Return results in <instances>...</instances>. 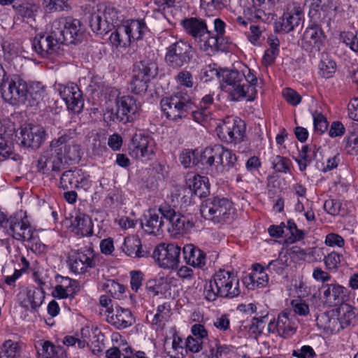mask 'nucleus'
<instances>
[{"label":"nucleus","mask_w":358,"mask_h":358,"mask_svg":"<svg viewBox=\"0 0 358 358\" xmlns=\"http://www.w3.org/2000/svg\"><path fill=\"white\" fill-rule=\"evenodd\" d=\"M290 161L289 159L277 155L272 159V166L277 172L286 173L289 169Z\"/></svg>","instance_id":"nucleus-52"},{"label":"nucleus","mask_w":358,"mask_h":358,"mask_svg":"<svg viewBox=\"0 0 358 358\" xmlns=\"http://www.w3.org/2000/svg\"><path fill=\"white\" fill-rule=\"evenodd\" d=\"M110 41L113 45H115L116 47H124L130 44L132 39L125 24H124L118 26L116 30L110 34Z\"/></svg>","instance_id":"nucleus-38"},{"label":"nucleus","mask_w":358,"mask_h":358,"mask_svg":"<svg viewBox=\"0 0 358 358\" xmlns=\"http://www.w3.org/2000/svg\"><path fill=\"white\" fill-rule=\"evenodd\" d=\"M133 73L150 81L158 74V65L152 59L141 61L134 65Z\"/></svg>","instance_id":"nucleus-35"},{"label":"nucleus","mask_w":358,"mask_h":358,"mask_svg":"<svg viewBox=\"0 0 358 358\" xmlns=\"http://www.w3.org/2000/svg\"><path fill=\"white\" fill-rule=\"evenodd\" d=\"M196 155L197 150H185L182 152L180 157L181 164L185 168L190 167L192 166H196Z\"/></svg>","instance_id":"nucleus-56"},{"label":"nucleus","mask_w":358,"mask_h":358,"mask_svg":"<svg viewBox=\"0 0 358 358\" xmlns=\"http://www.w3.org/2000/svg\"><path fill=\"white\" fill-rule=\"evenodd\" d=\"M5 231L17 240L30 241L33 237L31 226L21 216H10L6 220Z\"/></svg>","instance_id":"nucleus-20"},{"label":"nucleus","mask_w":358,"mask_h":358,"mask_svg":"<svg viewBox=\"0 0 358 358\" xmlns=\"http://www.w3.org/2000/svg\"><path fill=\"white\" fill-rule=\"evenodd\" d=\"M245 124L240 120L233 117H227L217 127V136L220 139L231 143H240L244 141L246 136Z\"/></svg>","instance_id":"nucleus-10"},{"label":"nucleus","mask_w":358,"mask_h":358,"mask_svg":"<svg viewBox=\"0 0 358 358\" xmlns=\"http://www.w3.org/2000/svg\"><path fill=\"white\" fill-rule=\"evenodd\" d=\"M200 1L202 8L213 10L224 8L229 0H200Z\"/></svg>","instance_id":"nucleus-57"},{"label":"nucleus","mask_w":358,"mask_h":358,"mask_svg":"<svg viewBox=\"0 0 358 358\" xmlns=\"http://www.w3.org/2000/svg\"><path fill=\"white\" fill-rule=\"evenodd\" d=\"M345 150L350 155H358V124L352 126L348 135L344 139Z\"/></svg>","instance_id":"nucleus-40"},{"label":"nucleus","mask_w":358,"mask_h":358,"mask_svg":"<svg viewBox=\"0 0 358 358\" xmlns=\"http://www.w3.org/2000/svg\"><path fill=\"white\" fill-rule=\"evenodd\" d=\"M45 138V131L40 125H29L22 129L19 141L24 148L37 149L41 147Z\"/></svg>","instance_id":"nucleus-22"},{"label":"nucleus","mask_w":358,"mask_h":358,"mask_svg":"<svg viewBox=\"0 0 358 358\" xmlns=\"http://www.w3.org/2000/svg\"><path fill=\"white\" fill-rule=\"evenodd\" d=\"M20 354L21 348L18 343L8 340L2 345L0 358H17Z\"/></svg>","instance_id":"nucleus-45"},{"label":"nucleus","mask_w":358,"mask_h":358,"mask_svg":"<svg viewBox=\"0 0 358 358\" xmlns=\"http://www.w3.org/2000/svg\"><path fill=\"white\" fill-rule=\"evenodd\" d=\"M337 313H339V322L342 329L352 324L356 317L355 310L350 305L345 304L339 308Z\"/></svg>","instance_id":"nucleus-44"},{"label":"nucleus","mask_w":358,"mask_h":358,"mask_svg":"<svg viewBox=\"0 0 358 358\" xmlns=\"http://www.w3.org/2000/svg\"><path fill=\"white\" fill-rule=\"evenodd\" d=\"M180 247L173 243L157 247L152 254L154 259L164 268L173 269L180 263Z\"/></svg>","instance_id":"nucleus-17"},{"label":"nucleus","mask_w":358,"mask_h":358,"mask_svg":"<svg viewBox=\"0 0 358 358\" xmlns=\"http://www.w3.org/2000/svg\"><path fill=\"white\" fill-rule=\"evenodd\" d=\"M64 168V162H62L58 152L51 145L43 152L37 163L38 171L43 174H48L50 171L59 172Z\"/></svg>","instance_id":"nucleus-23"},{"label":"nucleus","mask_w":358,"mask_h":358,"mask_svg":"<svg viewBox=\"0 0 358 358\" xmlns=\"http://www.w3.org/2000/svg\"><path fill=\"white\" fill-rule=\"evenodd\" d=\"M287 266V259H283L281 257V253L279 255V258L272 260L267 266V269L271 271H274L277 274L280 275L283 273L285 268Z\"/></svg>","instance_id":"nucleus-58"},{"label":"nucleus","mask_w":358,"mask_h":358,"mask_svg":"<svg viewBox=\"0 0 358 358\" xmlns=\"http://www.w3.org/2000/svg\"><path fill=\"white\" fill-rule=\"evenodd\" d=\"M187 264L194 267L202 268L206 265V253L193 244H187L182 249Z\"/></svg>","instance_id":"nucleus-31"},{"label":"nucleus","mask_w":358,"mask_h":358,"mask_svg":"<svg viewBox=\"0 0 358 358\" xmlns=\"http://www.w3.org/2000/svg\"><path fill=\"white\" fill-rule=\"evenodd\" d=\"M178 84L187 88H192L194 85L193 76L192 73L187 70L180 71L175 77Z\"/></svg>","instance_id":"nucleus-54"},{"label":"nucleus","mask_w":358,"mask_h":358,"mask_svg":"<svg viewBox=\"0 0 358 358\" xmlns=\"http://www.w3.org/2000/svg\"><path fill=\"white\" fill-rule=\"evenodd\" d=\"M129 154L136 159H151L156 152V143L150 136L135 134L129 145Z\"/></svg>","instance_id":"nucleus-16"},{"label":"nucleus","mask_w":358,"mask_h":358,"mask_svg":"<svg viewBox=\"0 0 358 358\" xmlns=\"http://www.w3.org/2000/svg\"><path fill=\"white\" fill-rule=\"evenodd\" d=\"M73 231L82 236H89L93 234V224L90 217L79 213L71 222Z\"/></svg>","instance_id":"nucleus-33"},{"label":"nucleus","mask_w":358,"mask_h":358,"mask_svg":"<svg viewBox=\"0 0 358 358\" xmlns=\"http://www.w3.org/2000/svg\"><path fill=\"white\" fill-rule=\"evenodd\" d=\"M303 13L301 7L297 3L287 4L283 14L281 22V29L285 33L293 31L303 22Z\"/></svg>","instance_id":"nucleus-24"},{"label":"nucleus","mask_w":358,"mask_h":358,"mask_svg":"<svg viewBox=\"0 0 358 358\" xmlns=\"http://www.w3.org/2000/svg\"><path fill=\"white\" fill-rule=\"evenodd\" d=\"M338 316L339 313L336 310L322 313L316 318L317 325L327 332L338 333L342 330Z\"/></svg>","instance_id":"nucleus-28"},{"label":"nucleus","mask_w":358,"mask_h":358,"mask_svg":"<svg viewBox=\"0 0 358 358\" xmlns=\"http://www.w3.org/2000/svg\"><path fill=\"white\" fill-rule=\"evenodd\" d=\"M46 3V9L49 12L63 10L68 8V0H45Z\"/></svg>","instance_id":"nucleus-61"},{"label":"nucleus","mask_w":358,"mask_h":358,"mask_svg":"<svg viewBox=\"0 0 358 358\" xmlns=\"http://www.w3.org/2000/svg\"><path fill=\"white\" fill-rule=\"evenodd\" d=\"M74 131L69 130L57 139L51 142V146L58 152V155L64 162V166L69 162H78L81 158L80 145L73 140Z\"/></svg>","instance_id":"nucleus-8"},{"label":"nucleus","mask_w":358,"mask_h":358,"mask_svg":"<svg viewBox=\"0 0 358 358\" xmlns=\"http://www.w3.org/2000/svg\"><path fill=\"white\" fill-rule=\"evenodd\" d=\"M297 318L290 310H285L278 315L277 322L271 320L268 324L269 332L277 331L283 338L292 336L297 328Z\"/></svg>","instance_id":"nucleus-18"},{"label":"nucleus","mask_w":358,"mask_h":358,"mask_svg":"<svg viewBox=\"0 0 358 358\" xmlns=\"http://www.w3.org/2000/svg\"><path fill=\"white\" fill-rule=\"evenodd\" d=\"M203 342L199 338H195L191 336L187 338L185 346L187 350L193 353L199 352L202 350Z\"/></svg>","instance_id":"nucleus-63"},{"label":"nucleus","mask_w":358,"mask_h":358,"mask_svg":"<svg viewBox=\"0 0 358 358\" xmlns=\"http://www.w3.org/2000/svg\"><path fill=\"white\" fill-rule=\"evenodd\" d=\"M315 151L312 150L308 146L303 145L299 152L298 157L296 158V162L299 166L301 171H304L308 164L315 158Z\"/></svg>","instance_id":"nucleus-48"},{"label":"nucleus","mask_w":358,"mask_h":358,"mask_svg":"<svg viewBox=\"0 0 358 358\" xmlns=\"http://www.w3.org/2000/svg\"><path fill=\"white\" fill-rule=\"evenodd\" d=\"M319 68L323 77L331 78L336 71V62L328 54L322 53Z\"/></svg>","instance_id":"nucleus-46"},{"label":"nucleus","mask_w":358,"mask_h":358,"mask_svg":"<svg viewBox=\"0 0 358 358\" xmlns=\"http://www.w3.org/2000/svg\"><path fill=\"white\" fill-rule=\"evenodd\" d=\"M52 28L63 37L62 44L78 43L83 37V30L80 20L71 17H61L52 22Z\"/></svg>","instance_id":"nucleus-11"},{"label":"nucleus","mask_w":358,"mask_h":358,"mask_svg":"<svg viewBox=\"0 0 358 358\" xmlns=\"http://www.w3.org/2000/svg\"><path fill=\"white\" fill-rule=\"evenodd\" d=\"M103 289L110 293L111 295L119 297V295L124 292V287L123 285L115 282L113 280H107L103 285Z\"/></svg>","instance_id":"nucleus-55"},{"label":"nucleus","mask_w":358,"mask_h":358,"mask_svg":"<svg viewBox=\"0 0 358 358\" xmlns=\"http://www.w3.org/2000/svg\"><path fill=\"white\" fill-rule=\"evenodd\" d=\"M164 220L158 210H150L142 220L141 227L149 234L159 235L163 231Z\"/></svg>","instance_id":"nucleus-29"},{"label":"nucleus","mask_w":358,"mask_h":358,"mask_svg":"<svg viewBox=\"0 0 358 358\" xmlns=\"http://www.w3.org/2000/svg\"><path fill=\"white\" fill-rule=\"evenodd\" d=\"M200 210L203 217L215 224L230 222L234 215L232 202L218 196L207 199L202 203Z\"/></svg>","instance_id":"nucleus-5"},{"label":"nucleus","mask_w":358,"mask_h":358,"mask_svg":"<svg viewBox=\"0 0 358 358\" xmlns=\"http://www.w3.org/2000/svg\"><path fill=\"white\" fill-rule=\"evenodd\" d=\"M217 145L212 148H206L203 151H197L196 166L210 171L212 175L219 172L218 165L217 164Z\"/></svg>","instance_id":"nucleus-26"},{"label":"nucleus","mask_w":358,"mask_h":358,"mask_svg":"<svg viewBox=\"0 0 358 358\" xmlns=\"http://www.w3.org/2000/svg\"><path fill=\"white\" fill-rule=\"evenodd\" d=\"M13 153V142L7 134H0V155L3 157Z\"/></svg>","instance_id":"nucleus-53"},{"label":"nucleus","mask_w":358,"mask_h":358,"mask_svg":"<svg viewBox=\"0 0 358 358\" xmlns=\"http://www.w3.org/2000/svg\"><path fill=\"white\" fill-rule=\"evenodd\" d=\"M60 187L63 189H69L78 187V180L74 171L68 170L64 171L60 178Z\"/></svg>","instance_id":"nucleus-51"},{"label":"nucleus","mask_w":358,"mask_h":358,"mask_svg":"<svg viewBox=\"0 0 358 358\" xmlns=\"http://www.w3.org/2000/svg\"><path fill=\"white\" fill-rule=\"evenodd\" d=\"M185 31L191 36L199 48L208 55L222 50L225 33V23L220 18L213 21L214 31L209 29L207 22L200 17H190L181 21Z\"/></svg>","instance_id":"nucleus-1"},{"label":"nucleus","mask_w":358,"mask_h":358,"mask_svg":"<svg viewBox=\"0 0 358 358\" xmlns=\"http://www.w3.org/2000/svg\"><path fill=\"white\" fill-rule=\"evenodd\" d=\"M117 20V13L113 8L106 7L104 10L93 12L90 17L89 23L92 30L96 34H107L114 27Z\"/></svg>","instance_id":"nucleus-13"},{"label":"nucleus","mask_w":358,"mask_h":358,"mask_svg":"<svg viewBox=\"0 0 358 358\" xmlns=\"http://www.w3.org/2000/svg\"><path fill=\"white\" fill-rule=\"evenodd\" d=\"M308 15L315 24H329L330 15L336 9L333 0H311Z\"/></svg>","instance_id":"nucleus-21"},{"label":"nucleus","mask_w":358,"mask_h":358,"mask_svg":"<svg viewBox=\"0 0 358 358\" xmlns=\"http://www.w3.org/2000/svg\"><path fill=\"white\" fill-rule=\"evenodd\" d=\"M96 254L91 247L71 250L68 258L71 271L77 274L84 273L96 266Z\"/></svg>","instance_id":"nucleus-12"},{"label":"nucleus","mask_w":358,"mask_h":358,"mask_svg":"<svg viewBox=\"0 0 358 358\" xmlns=\"http://www.w3.org/2000/svg\"><path fill=\"white\" fill-rule=\"evenodd\" d=\"M217 164L219 172L224 170L229 171L232 169H238L237 159L231 150L217 145Z\"/></svg>","instance_id":"nucleus-32"},{"label":"nucleus","mask_w":358,"mask_h":358,"mask_svg":"<svg viewBox=\"0 0 358 358\" xmlns=\"http://www.w3.org/2000/svg\"><path fill=\"white\" fill-rule=\"evenodd\" d=\"M116 112L111 113L113 120H117L123 124L133 122L136 120L141 111V105L132 96H122L115 99Z\"/></svg>","instance_id":"nucleus-9"},{"label":"nucleus","mask_w":358,"mask_h":358,"mask_svg":"<svg viewBox=\"0 0 358 358\" xmlns=\"http://www.w3.org/2000/svg\"><path fill=\"white\" fill-rule=\"evenodd\" d=\"M324 38V33L318 25L308 27L303 34L301 47L308 52H319Z\"/></svg>","instance_id":"nucleus-25"},{"label":"nucleus","mask_w":358,"mask_h":358,"mask_svg":"<svg viewBox=\"0 0 358 358\" xmlns=\"http://www.w3.org/2000/svg\"><path fill=\"white\" fill-rule=\"evenodd\" d=\"M107 321L117 329H124L131 325L133 319L129 309L116 306L108 310Z\"/></svg>","instance_id":"nucleus-30"},{"label":"nucleus","mask_w":358,"mask_h":358,"mask_svg":"<svg viewBox=\"0 0 358 358\" xmlns=\"http://www.w3.org/2000/svg\"><path fill=\"white\" fill-rule=\"evenodd\" d=\"M189 186L196 195L199 196H206L209 193L210 185L208 178L196 175L193 178L189 180Z\"/></svg>","instance_id":"nucleus-39"},{"label":"nucleus","mask_w":358,"mask_h":358,"mask_svg":"<svg viewBox=\"0 0 358 358\" xmlns=\"http://www.w3.org/2000/svg\"><path fill=\"white\" fill-rule=\"evenodd\" d=\"M245 282L250 289H254L255 287H264L268 285V277L264 268L261 265L257 264Z\"/></svg>","instance_id":"nucleus-36"},{"label":"nucleus","mask_w":358,"mask_h":358,"mask_svg":"<svg viewBox=\"0 0 358 358\" xmlns=\"http://www.w3.org/2000/svg\"><path fill=\"white\" fill-rule=\"evenodd\" d=\"M313 116L315 130L320 134L324 133L328 127L326 118L320 113H315Z\"/></svg>","instance_id":"nucleus-59"},{"label":"nucleus","mask_w":358,"mask_h":358,"mask_svg":"<svg viewBox=\"0 0 358 358\" xmlns=\"http://www.w3.org/2000/svg\"><path fill=\"white\" fill-rule=\"evenodd\" d=\"M245 73L233 69H222L220 71V81L223 91L231 96V100L237 101L241 98H246L252 101L255 98L256 90L246 87L244 83Z\"/></svg>","instance_id":"nucleus-4"},{"label":"nucleus","mask_w":358,"mask_h":358,"mask_svg":"<svg viewBox=\"0 0 358 358\" xmlns=\"http://www.w3.org/2000/svg\"><path fill=\"white\" fill-rule=\"evenodd\" d=\"M58 90L62 99L65 101L67 108L74 113H79L84 106L83 94L77 85L69 83L59 85Z\"/></svg>","instance_id":"nucleus-19"},{"label":"nucleus","mask_w":358,"mask_h":358,"mask_svg":"<svg viewBox=\"0 0 358 358\" xmlns=\"http://www.w3.org/2000/svg\"><path fill=\"white\" fill-rule=\"evenodd\" d=\"M124 24L132 41L141 39L147 30L146 24L143 20H133L131 22H127Z\"/></svg>","instance_id":"nucleus-42"},{"label":"nucleus","mask_w":358,"mask_h":358,"mask_svg":"<svg viewBox=\"0 0 358 358\" xmlns=\"http://www.w3.org/2000/svg\"><path fill=\"white\" fill-rule=\"evenodd\" d=\"M171 315L170 306L164 303L157 307V313L154 315L152 320V324L162 327L168 321Z\"/></svg>","instance_id":"nucleus-47"},{"label":"nucleus","mask_w":358,"mask_h":358,"mask_svg":"<svg viewBox=\"0 0 358 358\" xmlns=\"http://www.w3.org/2000/svg\"><path fill=\"white\" fill-rule=\"evenodd\" d=\"M14 10L23 18L34 19L39 6L33 2H25L13 6Z\"/></svg>","instance_id":"nucleus-43"},{"label":"nucleus","mask_w":358,"mask_h":358,"mask_svg":"<svg viewBox=\"0 0 358 358\" xmlns=\"http://www.w3.org/2000/svg\"><path fill=\"white\" fill-rule=\"evenodd\" d=\"M213 94H206L197 106L187 92H178L169 97L161 100V107L167 118L177 120L185 117L191 113L192 118L197 122L206 121L210 113L208 110L213 103Z\"/></svg>","instance_id":"nucleus-2"},{"label":"nucleus","mask_w":358,"mask_h":358,"mask_svg":"<svg viewBox=\"0 0 358 358\" xmlns=\"http://www.w3.org/2000/svg\"><path fill=\"white\" fill-rule=\"evenodd\" d=\"M1 90L3 99L13 105L24 103L29 92L27 83L18 76L7 78Z\"/></svg>","instance_id":"nucleus-15"},{"label":"nucleus","mask_w":358,"mask_h":358,"mask_svg":"<svg viewBox=\"0 0 358 358\" xmlns=\"http://www.w3.org/2000/svg\"><path fill=\"white\" fill-rule=\"evenodd\" d=\"M241 294L239 280L232 273L220 270L204 285L203 294L209 301L217 297L234 298Z\"/></svg>","instance_id":"nucleus-3"},{"label":"nucleus","mask_w":358,"mask_h":358,"mask_svg":"<svg viewBox=\"0 0 358 358\" xmlns=\"http://www.w3.org/2000/svg\"><path fill=\"white\" fill-rule=\"evenodd\" d=\"M292 355L297 358H313L315 353L309 345H304L300 350H294Z\"/></svg>","instance_id":"nucleus-64"},{"label":"nucleus","mask_w":358,"mask_h":358,"mask_svg":"<svg viewBox=\"0 0 358 358\" xmlns=\"http://www.w3.org/2000/svg\"><path fill=\"white\" fill-rule=\"evenodd\" d=\"M162 217L168 222L167 231L171 235L183 234L194 226V223L189 217L182 215L168 203H162L158 208Z\"/></svg>","instance_id":"nucleus-7"},{"label":"nucleus","mask_w":358,"mask_h":358,"mask_svg":"<svg viewBox=\"0 0 358 358\" xmlns=\"http://www.w3.org/2000/svg\"><path fill=\"white\" fill-rule=\"evenodd\" d=\"M194 50L187 41L178 40L166 48L165 62L173 69H179L187 66L192 61Z\"/></svg>","instance_id":"nucleus-6"},{"label":"nucleus","mask_w":358,"mask_h":358,"mask_svg":"<svg viewBox=\"0 0 358 358\" xmlns=\"http://www.w3.org/2000/svg\"><path fill=\"white\" fill-rule=\"evenodd\" d=\"M323 297L330 306H337L348 298V289L337 283L325 284L322 287Z\"/></svg>","instance_id":"nucleus-27"},{"label":"nucleus","mask_w":358,"mask_h":358,"mask_svg":"<svg viewBox=\"0 0 358 358\" xmlns=\"http://www.w3.org/2000/svg\"><path fill=\"white\" fill-rule=\"evenodd\" d=\"M292 306L294 313L301 316H306L309 313L308 305L302 300H292Z\"/></svg>","instance_id":"nucleus-60"},{"label":"nucleus","mask_w":358,"mask_h":358,"mask_svg":"<svg viewBox=\"0 0 358 358\" xmlns=\"http://www.w3.org/2000/svg\"><path fill=\"white\" fill-rule=\"evenodd\" d=\"M341 203L336 199H328L324 202V208L330 215H338L341 210Z\"/></svg>","instance_id":"nucleus-62"},{"label":"nucleus","mask_w":358,"mask_h":358,"mask_svg":"<svg viewBox=\"0 0 358 358\" xmlns=\"http://www.w3.org/2000/svg\"><path fill=\"white\" fill-rule=\"evenodd\" d=\"M59 32L52 30L49 34L37 35L33 40L32 48L34 51L43 57H46L58 52L64 41L63 37H60Z\"/></svg>","instance_id":"nucleus-14"},{"label":"nucleus","mask_w":358,"mask_h":358,"mask_svg":"<svg viewBox=\"0 0 358 358\" xmlns=\"http://www.w3.org/2000/svg\"><path fill=\"white\" fill-rule=\"evenodd\" d=\"M122 250L129 257H143L145 252L142 249L141 241L138 236H128L124 238Z\"/></svg>","instance_id":"nucleus-37"},{"label":"nucleus","mask_w":358,"mask_h":358,"mask_svg":"<svg viewBox=\"0 0 358 358\" xmlns=\"http://www.w3.org/2000/svg\"><path fill=\"white\" fill-rule=\"evenodd\" d=\"M43 292L39 289H30L27 293V301L29 304L26 306H30L31 309H36L42 303Z\"/></svg>","instance_id":"nucleus-49"},{"label":"nucleus","mask_w":358,"mask_h":358,"mask_svg":"<svg viewBox=\"0 0 358 358\" xmlns=\"http://www.w3.org/2000/svg\"><path fill=\"white\" fill-rule=\"evenodd\" d=\"M133 73L150 81L158 74V65L152 59L141 61L134 65Z\"/></svg>","instance_id":"nucleus-34"},{"label":"nucleus","mask_w":358,"mask_h":358,"mask_svg":"<svg viewBox=\"0 0 358 358\" xmlns=\"http://www.w3.org/2000/svg\"><path fill=\"white\" fill-rule=\"evenodd\" d=\"M150 82V81L147 80L142 77L138 76L134 73L131 82V90L134 93L136 94L144 93L147 91L148 83Z\"/></svg>","instance_id":"nucleus-50"},{"label":"nucleus","mask_w":358,"mask_h":358,"mask_svg":"<svg viewBox=\"0 0 358 358\" xmlns=\"http://www.w3.org/2000/svg\"><path fill=\"white\" fill-rule=\"evenodd\" d=\"M35 348L38 356L41 358H55L58 353L57 350H61L52 342L43 340L37 341Z\"/></svg>","instance_id":"nucleus-41"}]
</instances>
